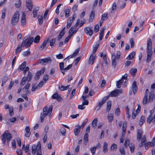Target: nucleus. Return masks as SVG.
Wrapping results in <instances>:
<instances>
[{
    "label": "nucleus",
    "mask_w": 155,
    "mask_h": 155,
    "mask_svg": "<svg viewBox=\"0 0 155 155\" xmlns=\"http://www.w3.org/2000/svg\"><path fill=\"white\" fill-rule=\"evenodd\" d=\"M84 31L87 35L90 36L92 35L93 32L92 27L91 25L85 28Z\"/></svg>",
    "instance_id": "8"
},
{
    "label": "nucleus",
    "mask_w": 155,
    "mask_h": 155,
    "mask_svg": "<svg viewBox=\"0 0 155 155\" xmlns=\"http://www.w3.org/2000/svg\"><path fill=\"white\" fill-rule=\"evenodd\" d=\"M30 86V84L29 83L27 84L23 88L22 91L24 92H25L26 91L28 90Z\"/></svg>",
    "instance_id": "35"
},
{
    "label": "nucleus",
    "mask_w": 155,
    "mask_h": 155,
    "mask_svg": "<svg viewBox=\"0 0 155 155\" xmlns=\"http://www.w3.org/2000/svg\"><path fill=\"white\" fill-rule=\"evenodd\" d=\"M107 13H104L102 15L101 17V19H103L104 20H106L107 18Z\"/></svg>",
    "instance_id": "56"
},
{
    "label": "nucleus",
    "mask_w": 155,
    "mask_h": 155,
    "mask_svg": "<svg viewBox=\"0 0 155 155\" xmlns=\"http://www.w3.org/2000/svg\"><path fill=\"white\" fill-rule=\"evenodd\" d=\"M135 54L136 52L134 51L131 53L127 57V59L128 60H130L133 59L134 56L135 55Z\"/></svg>",
    "instance_id": "30"
},
{
    "label": "nucleus",
    "mask_w": 155,
    "mask_h": 155,
    "mask_svg": "<svg viewBox=\"0 0 155 155\" xmlns=\"http://www.w3.org/2000/svg\"><path fill=\"white\" fill-rule=\"evenodd\" d=\"M52 98L53 99H56L58 101H59L62 99V97L58 95L57 93H55L52 96Z\"/></svg>",
    "instance_id": "19"
},
{
    "label": "nucleus",
    "mask_w": 155,
    "mask_h": 155,
    "mask_svg": "<svg viewBox=\"0 0 155 155\" xmlns=\"http://www.w3.org/2000/svg\"><path fill=\"white\" fill-rule=\"evenodd\" d=\"M40 37L39 35H37L36 36L35 38L34 42L35 43H38L39 42V41L40 40Z\"/></svg>",
    "instance_id": "47"
},
{
    "label": "nucleus",
    "mask_w": 155,
    "mask_h": 155,
    "mask_svg": "<svg viewBox=\"0 0 155 155\" xmlns=\"http://www.w3.org/2000/svg\"><path fill=\"white\" fill-rule=\"evenodd\" d=\"M110 149L116 151L117 149V145L115 143H113L110 147Z\"/></svg>",
    "instance_id": "46"
},
{
    "label": "nucleus",
    "mask_w": 155,
    "mask_h": 155,
    "mask_svg": "<svg viewBox=\"0 0 155 155\" xmlns=\"http://www.w3.org/2000/svg\"><path fill=\"white\" fill-rule=\"evenodd\" d=\"M60 131L62 135L64 136L65 135L66 130L64 127H61L60 129Z\"/></svg>",
    "instance_id": "41"
},
{
    "label": "nucleus",
    "mask_w": 155,
    "mask_h": 155,
    "mask_svg": "<svg viewBox=\"0 0 155 155\" xmlns=\"http://www.w3.org/2000/svg\"><path fill=\"white\" fill-rule=\"evenodd\" d=\"M130 47L131 48H133L134 47V42L133 39L132 38H131L130 40Z\"/></svg>",
    "instance_id": "63"
},
{
    "label": "nucleus",
    "mask_w": 155,
    "mask_h": 155,
    "mask_svg": "<svg viewBox=\"0 0 155 155\" xmlns=\"http://www.w3.org/2000/svg\"><path fill=\"white\" fill-rule=\"evenodd\" d=\"M74 15L72 18L70 17L69 18L68 20L67 21V25L66 26L67 28H69L71 26L72 22L74 21L75 19V17Z\"/></svg>",
    "instance_id": "13"
},
{
    "label": "nucleus",
    "mask_w": 155,
    "mask_h": 155,
    "mask_svg": "<svg viewBox=\"0 0 155 155\" xmlns=\"http://www.w3.org/2000/svg\"><path fill=\"white\" fill-rule=\"evenodd\" d=\"M152 46V44L151 39L149 38L147 39V55L146 59L147 62H149L151 58L152 54V51L151 50Z\"/></svg>",
    "instance_id": "1"
},
{
    "label": "nucleus",
    "mask_w": 155,
    "mask_h": 155,
    "mask_svg": "<svg viewBox=\"0 0 155 155\" xmlns=\"http://www.w3.org/2000/svg\"><path fill=\"white\" fill-rule=\"evenodd\" d=\"M143 134V132L141 130H138L137 134V140L139 141L141 139V137L142 136Z\"/></svg>",
    "instance_id": "21"
},
{
    "label": "nucleus",
    "mask_w": 155,
    "mask_h": 155,
    "mask_svg": "<svg viewBox=\"0 0 155 155\" xmlns=\"http://www.w3.org/2000/svg\"><path fill=\"white\" fill-rule=\"evenodd\" d=\"M123 82L122 81V80H120L118 81L116 83V86L118 88H120L121 87V85L122 83Z\"/></svg>",
    "instance_id": "42"
},
{
    "label": "nucleus",
    "mask_w": 155,
    "mask_h": 155,
    "mask_svg": "<svg viewBox=\"0 0 155 155\" xmlns=\"http://www.w3.org/2000/svg\"><path fill=\"white\" fill-rule=\"evenodd\" d=\"M80 50V48H78L77 49L73 54L70 57V58H73L74 57H75L78 54V53Z\"/></svg>",
    "instance_id": "29"
},
{
    "label": "nucleus",
    "mask_w": 155,
    "mask_h": 155,
    "mask_svg": "<svg viewBox=\"0 0 155 155\" xmlns=\"http://www.w3.org/2000/svg\"><path fill=\"white\" fill-rule=\"evenodd\" d=\"M143 146H145V147L146 149H147L148 148V146L147 144L146 138L144 136H143L142 137L141 142V144L139 145V147H141Z\"/></svg>",
    "instance_id": "11"
},
{
    "label": "nucleus",
    "mask_w": 155,
    "mask_h": 155,
    "mask_svg": "<svg viewBox=\"0 0 155 155\" xmlns=\"http://www.w3.org/2000/svg\"><path fill=\"white\" fill-rule=\"evenodd\" d=\"M52 109V106H50L48 108L47 106H45L43 109V113L41 114L40 119L41 122L43 121L44 118L48 115L50 116L51 114Z\"/></svg>",
    "instance_id": "2"
},
{
    "label": "nucleus",
    "mask_w": 155,
    "mask_h": 155,
    "mask_svg": "<svg viewBox=\"0 0 155 155\" xmlns=\"http://www.w3.org/2000/svg\"><path fill=\"white\" fill-rule=\"evenodd\" d=\"M51 59L50 57H48L44 59L39 60L40 64L43 65H46L47 64H50L51 62Z\"/></svg>",
    "instance_id": "9"
},
{
    "label": "nucleus",
    "mask_w": 155,
    "mask_h": 155,
    "mask_svg": "<svg viewBox=\"0 0 155 155\" xmlns=\"http://www.w3.org/2000/svg\"><path fill=\"white\" fill-rule=\"evenodd\" d=\"M7 81V78L6 77H4L2 80L1 86H3Z\"/></svg>",
    "instance_id": "64"
},
{
    "label": "nucleus",
    "mask_w": 155,
    "mask_h": 155,
    "mask_svg": "<svg viewBox=\"0 0 155 155\" xmlns=\"http://www.w3.org/2000/svg\"><path fill=\"white\" fill-rule=\"evenodd\" d=\"M32 77V75L30 71L28 72V76L26 77V79L28 82L30 81Z\"/></svg>",
    "instance_id": "33"
},
{
    "label": "nucleus",
    "mask_w": 155,
    "mask_h": 155,
    "mask_svg": "<svg viewBox=\"0 0 155 155\" xmlns=\"http://www.w3.org/2000/svg\"><path fill=\"white\" fill-rule=\"evenodd\" d=\"M1 137L2 143L5 144L6 140L8 142H9L12 138V136L9 132L8 130H6L1 136Z\"/></svg>",
    "instance_id": "3"
},
{
    "label": "nucleus",
    "mask_w": 155,
    "mask_h": 155,
    "mask_svg": "<svg viewBox=\"0 0 155 155\" xmlns=\"http://www.w3.org/2000/svg\"><path fill=\"white\" fill-rule=\"evenodd\" d=\"M96 150V149L94 147L90 148V150L92 155H93L95 153Z\"/></svg>",
    "instance_id": "57"
},
{
    "label": "nucleus",
    "mask_w": 155,
    "mask_h": 155,
    "mask_svg": "<svg viewBox=\"0 0 155 155\" xmlns=\"http://www.w3.org/2000/svg\"><path fill=\"white\" fill-rule=\"evenodd\" d=\"M127 74H125L122 77V78L120 80H122L123 82L124 81V80H125V81H126V80L127 77Z\"/></svg>",
    "instance_id": "59"
},
{
    "label": "nucleus",
    "mask_w": 155,
    "mask_h": 155,
    "mask_svg": "<svg viewBox=\"0 0 155 155\" xmlns=\"http://www.w3.org/2000/svg\"><path fill=\"white\" fill-rule=\"evenodd\" d=\"M117 92V91L116 89L111 91L109 94V96L111 97H115L118 95Z\"/></svg>",
    "instance_id": "26"
},
{
    "label": "nucleus",
    "mask_w": 155,
    "mask_h": 155,
    "mask_svg": "<svg viewBox=\"0 0 155 155\" xmlns=\"http://www.w3.org/2000/svg\"><path fill=\"white\" fill-rule=\"evenodd\" d=\"M70 34V33H69V34ZM71 37H72V35H71L70 34H69V35L66 38V39L64 41V42L65 43H67L68 42V41H69L70 39L71 38Z\"/></svg>",
    "instance_id": "58"
},
{
    "label": "nucleus",
    "mask_w": 155,
    "mask_h": 155,
    "mask_svg": "<svg viewBox=\"0 0 155 155\" xmlns=\"http://www.w3.org/2000/svg\"><path fill=\"white\" fill-rule=\"evenodd\" d=\"M62 5L61 4H59L57 6L56 8L55 12L57 14H58L59 13V9L60 6Z\"/></svg>",
    "instance_id": "61"
},
{
    "label": "nucleus",
    "mask_w": 155,
    "mask_h": 155,
    "mask_svg": "<svg viewBox=\"0 0 155 155\" xmlns=\"http://www.w3.org/2000/svg\"><path fill=\"white\" fill-rule=\"evenodd\" d=\"M97 123V118H95L92 122V125L94 128H95L96 127Z\"/></svg>",
    "instance_id": "34"
},
{
    "label": "nucleus",
    "mask_w": 155,
    "mask_h": 155,
    "mask_svg": "<svg viewBox=\"0 0 155 155\" xmlns=\"http://www.w3.org/2000/svg\"><path fill=\"white\" fill-rule=\"evenodd\" d=\"M154 97V93L153 92H151L150 93V95L149 96V101L151 102H152L153 98Z\"/></svg>",
    "instance_id": "43"
},
{
    "label": "nucleus",
    "mask_w": 155,
    "mask_h": 155,
    "mask_svg": "<svg viewBox=\"0 0 155 155\" xmlns=\"http://www.w3.org/2000/svg\"><path fill=\"white\" fill-rule=\"evenodd\" d=\"M9 114L11 117L12 116L14 115L13 108L10 107L9 109Z\"/></svg>",
    "instance_id": "55"
},
{
    "label": "nucleus",
    "mask_w": 155,
    "mask_h": 155,
    "mask_svg": "<svg viewBox=\"0 0 155 155\" xmlns=\"http://www.w3.org/2000/svg\"><path fill=\"white\" fill-rule=\"evenodd\" d=\"M12 147L14 150H15L16 149V143L15 140H12Z\"/></svg>",
    "instance_id": "53"
},
{
    "label": "nucleus",
    "mask_w": 155,
    "mask_h": 155,
    "mask_svg": "<svg viewBox=\"0 0 155 155\" xmlns=\"http://www.w3.org/2000/svg\"><path fill=\"white\" fill-rule=\"evenodd\" d=\"M130 144V141L128 139H126L124 144L125 147L127 148Z\"/></svg>",
    "instance_id": "54"
},
{
    "label": "nucleus",
    "mask_w": 155,
    "mask_h": 155,
    "mask_svg": "<svg viewBox=\"0 0 155 155\" xmlns=\"http://www.w3.org/2000/svg\"><path fill=\"white\" fill-rule=\"evenodd\" d=\"M108 144L107 142H104L103 147V151L105 153L107 150Z\"/></svg>",
    "instance_id": "31"
},
{
    "label": "nucleus",
    "mask_w": 155,
    "mask_h": 155,
    "mask_svg": "<svg viewBox=\"0 0 155 155\" xmlns=\"http://www.w3.org/2000/svg\"><path fill=\"white\" fill-rule=\"evenodd\" d=\"M26 65V62L24 61L22 63L19 67V69L21 71H23Z\"/></svg>",
    "instance_id": "36"
},
{
    "label": "nucleus",
    "mask_w": 155,
    "mask_h": 155,
    "mask_svg": "<svg viewBox=\"0 0 155 155\" xmlns=\"http://www.w3.org/2000/svg\"><path fill=\"white\" fill-rule=\"evenodd\" d=\"M95 17V12L94 11H92L89 17V20L93 19Z\"/></svg>",
    "instance_id": "40"
},
{
    "label": "nucleus",
    "mask_w": 155,
    "mask_h": 155,
    "mask_svg": "<svg viewBox=\"0 0 155 155\" xmlns=\"http://www.w3.org/2000/svg\"><path fill=\"white\" fill-rule=\"evenodd\" d=\"M21 4V1L20 0H19L17 3L15 4V7L17 8H19Z\"/></svg>",
    "instance_id": "60"
},
{
    "label": "nucleus",
    "mask_w": 155,
    "mask_h": 155,
    "mask_svg": "<svg viewBox=\"0 0 155 155\" xmlns=\"http://www.w3.org/2000/svg\"><path fill=\"white\" fill-rule=\"evenodd\" d=\"M45 71L44 69H42L40 71L38 72L36 74L35 78L36 80H38L39 78V77L40 75L44 73Z\"/></svg>",
    "instance_id": "16"
},
{
    "label": "nucleus",
    "mask_w": 155,
    "mask_h": 155,
    "mask_svg": "<svg viewBox=\"0 0 155 155\" xmlns=\"http://www.w3.org/2000/svg\"><path fill=\"white\" fill-rule=\"evenodd\" d=\"M37 153V155H42L41 150V146L40 143L37 145L34 144L32 146V153L33 155H35Z\"/></svg>",
    "instance_id": "4"
},
{
    "label": "nucleus",
    "mask_w": 155,
    "mask_h": 155,
    "mask_svg": "<svg viewBox=\"0 0 155 155\" xmlns=\"http://www.w3.org/2000/svg\"><path fill=\"white\" fill-rule=\"evenodd\" d=\"M127 127V122L126 121L124 122L123 125L122 136L125 135L126 133V130Z\"/></svg>",
    "instance_id": "20"
},
{
    "label": "nucleus",
    "mask_w": 155,
    "mask_h": 155,
    "mask_svg": "<svg viewBox=\"0 0 155 155\" xmlns=\"http://www.w3.org/2000/svg\"><path fill=\"white\" fill-rule=\"evenodd\" d=\"M26 6L29 11H31L32 10L33 4L31 0H28L26 1Z\"/></svg>",
    "instance_id": "14"
},
{
    "label": "nucleus",
    "mask_w": 155,
    "mask_h": 155,
    "mask_svg": "<svg viewBox=\"0 0 155 155\" xmlns=\"http://www.w3.org/2000/svg\"><path fill=\"white\" fill-rule=\"evenodd\" d=\"M56 41V39L55 38H53L50 41V45L51 46H52L55 43Z\"/></svg>",
    "instance_id": "52"
},
{
    "label": "nucleus",
    "mask_w": 155,
    "mask_h": 155,
    "mask_svg": "<svg viewBox=\"0 0 155 155\" xmlns=\"http://www.w3.org/2000/svg\"><path fill=\"white\" fill-rule=\"evenodd\" d=\"M81 128V126L79 125H76L75 128L74 130V134L75 136H78L79 134Z\"/></svg>",
    "instance_id": "15"
},
{
    "label": "nucleus",
    "mask_w": 155,
    "mask_h": 155,
    "mask_svg": "<svg viewBox=\"0 0 155 155\" xmlns=\"http://www.w3.org/2000/svg\"><path fill=\"white\" fill-rule=\"evenodd\" d=\"M116 4L115 3H114L112 6V10L111 11L112 13L114 12V10L116 9Z\"/></svg>",
    "instance_id": "51"
},
{
    "label": "nucleus",
    "mask_w": 155,
    "mask_h": 155,
    "mask_svg": "<svg viewBox=\"0 0 155 155\" xmlns=\"http://www.w3.org/2000/svg\"><path fill=\"white\" fill-rule=\"evenodd\" d=\"M30 52L29 50H28L26 51H25L23 53V55L24 56H28L30 54Z\"/></svg>",
    "instance_id": "50"
},
{
    "label": "nucleus",
    "mask_w": 155,
    "mask_h": 155,
    "mask_svg": "<svg viewBox=\"0 0 155 155\" xmlns=\"http://www.w3.org/2000/svg\"><path fill=\"white\" fill-rule=\"evenodd\" d=\"M116 54L114 53L111 54V60L112 63V65L113 68H115L117 65V62L116 61V59H119L120 57V51H118L116 52Z\"/></svg>",
    "instance_id": "5"
},
{
    "label": "nucleus",
    "mask_w": 155,
    "mask_h": 155,
    "mask_svg": "<svg viewBox=\"0 0 155 155\" xmlns=\"http://www.w3.org/2000/svg\"><path fill=\"white\" fill-rule=\"evenodd\" d=\"M111 101H108L107 102V111L109 112L110 110L111 107Z\"/></svg>",
    "instance_id": "28"
},
{
    "label": "nucleus",
    "mask_w": 155,
    "mask_h": 155,
    "mask_svg": "<svg viewBox=\"0 0 155 155\" xmlns=\"http://www.w3.org/2000/svg\"><path fill=\"white\" fill-rule=\"evenodd\" d=\"M147 95H145L143 100V103L144 105L146 104L147 103Z\"/></svg>",
    "instance_id": "45"
},
{
    "label": "nucleus",
    "mask_w": 155,
    "mask_h": 155,
    "mask_svg": "<svg viewBox=\"0 0 155 155\" xmlns=\"http://www.w3.org/2000/svg\"><path fill=\"white\" fill-rule=\"evenodd\" d=\"M19 12H16L13 15L11 19V23L13 26L16 25L18 22L19 19Z\"/></svg>",
    "instance_id": "6"
},
{
    "label": "nucleus",
    "mask_w": 155,
    "mask_h": 155,
    "mask_svg": "<svg viewBox=\"0 0 155 155\" xmlns=\"http://www.w3.org/2000/svg\"><path fill=\"white\" fill-rule=\"evenodd\" d=\"M137 71V69L136 68H133L130 70V72L131 75L134 77Z\"/></svg>",
    "instance_id": "32"
},
{
    "label": "nucleus",
    "mask_w": 155,
    "mask_h": 155,
    "mask_svg": "<svg viewBox=\"0 0 155 155\" xmlns=\"http://www.w3.org/2000/svg\"><path fill=\"white\" fill-rule=\"evenodd\" d=\"M25 131L26 133L25 134V136L27 137H29L31 134V133L30 131L29 127L28 126H27L25 128Z\"/></svg>",
    "instance_id": "18"
},
{
    "label": "nucleus",
    "mask_w": 155,
    "mask_h": 155,
    "mask_svg": "<svg viewBox=\"0 0 155 155\" xmlns=\"http://www.w3.org/2000/svg\"><path fill=\"white\" fill-rule=\"evenodd\" d=\"M120 151L121 155H125V149L123 147H120Z\"/></svg>",
    "instance_id": "39"
},
{
    "label": "nucleus",
    "mask_w": 155,
    "mask_h": 155,
    "mask_svg": "<svg viewBox=\"0 0 155 155\" xmlns=\"http://www.w3.org/2000/svg\"><path fill=\"white\" fill-rule=\"evenodd\" d=\"M43 17L42 16H41L40 18H38V21L40 25H42L43 23Z\"/></svg>",
    "instance_id": "62"
},
{
    "label": "nucleus",
    "mask_w": 155,
    "mask_h": 155,
    "mask_svg": "<svg viewBox=\"0 0 155 155\" xmlns=\"http://www.w3.org/2000/svg\"><path fill=\"white\" fill-rule=\"evenodd\" d=\"M64 63L63 62H61L59 63V67L60 69L61 70L62 73L64 75L65 74L64 72L63 71L64 68Z\"/></svg>",
    "instance_id": "37"
},
{
    "label": "nucleus",
    "mask_w": 155,
    "mask_h": 155,
    "mask_svg": "<svg viewBox=\"0 0 155 155\" xmlns=\"http://www.w3.org/2000/svg\"><path fill=\"white\" fill-rule=\"evenodd\" d=\"M145 121V117L144 116L142 115L140 118V120H139V125L140 126H141L143 124L144 122Z\"/></svg>",
    "instance_id": "25"
},
{
    "label": "nucleus",
    "mask_w": 155,
    "mask_h": 155,
    "mask_svg": "<svg viewBox=\"0 0 155 155\" xmlns=\"http://www.w3.org/2000/svg\"><path fill=\"white\" fill-rule=\"evenodd\" d=\"M108 98V96H107L103 97L101 101L99 102L98 104V106L96 108L97 110H98L105 103L106 101Z\"/></svg>",
    "instance_id": "12"
},
{
    "label": "nucleus",
    "mask_w": 155,
    "mask_h": 155,
    "mask_svg": "<svg viewBox=\"0 0 155 155\" xmlns=\"http://www.w3.org/2000/svg\"><path fill=\"white\" fill-rule=\"evenodd\" d=\"M147 123L150 124L151 123H155V113L154 115L150 114L147 118Z\"/></svg>",
    "instance_id": "10"
},
{
    "label": "nucleus",
    "mask_w": 155,
    "mask_h": 155,
    "mask_svg": "<svg viewBox=\"0 0 155 155\" xmlns=\"http://www.w3.org/2000/svg\"><path fill=\"white\" fill-rule=\"evenodd\" d=\"M108 119L109 120V122H111L113 120V116L112 114L110 113L108 114Z\"/></svg>",
    "instance_id": "38"
},
{
    "label": "nucleus",
    "mask_w": 155,
    "mask_h": 155,
    "mask_svg": "<svg viewBox=\"0 0 155 155\" xmlns=\"http://www.w3.org/2000/svg\"><path fill=\"white\" fill-rule=\"evenodd\" d=\"M27 80V79H26V77H24L21 81L20 85H24L26 83V81Z\"/></svg>",
    "instance_id": "48"
},
{
    "label": "nucleus",
    "mask_w": 155,
    "mask_h": 155,
    "mask_svg": "<svg viewBox=\"0 0 155 155\" xmlns=\"http://www.w3.org/2000/svg\"><path fill=\"white\" fill-rule=\"evenodd\" d=\"M132 88L133 92L134 94H135L137 90V83L136 81H134L132 84Z\"/></svg>",
    "instance_id": "23"
},
{
    "label": "nucleus",
    "mask_w": 155,
    "mask_h": 155,
    "mask_svg": "<svg viewBox=\"0 0 155 155\" xmlns=\"http://www.w3.org/2000/svg\"><path fill=\"white\" fill-rule=\"evenodd\" d=\"M21 25L22 26L25 25L26 23V18L25 14L23 13L21 18Z\"/></svg>",
    "instance_id": "17"
},
{
    "label": "nucleus",
    "mask_w": 155,
    "mask_h": 155,
    "mask_svg": "<svg viewBox=\"0 0 155 155\" xmlns=\"http://www.w3.org/2000/svg\"><path fill=\"white\" fill-rule=\"evenodd\" d=\"M49 39H47L46 40H45L43 43L41 44V45L40 46V48L41 49V50H42L44 49L45 47L46 46L47 44H48Z\"/></svg>",
    "instance_id": "22"
},
{
    "label": "nucleus",
    "mask_w": 155,
    "mask_h": 155,
    "mask_svg": "<svg viewBox=\"0 0 155 155\" xmlns=\"http://www.w3.org/2000/svg\"><path fill=\"white\" fill-rule=\"evenodd\" d=\"M33 40V38L32 37L25 40H23L22 43L23 46H24L27 47L30 46L32 43Z\"/></svg>",
    "instance_id": "7"
},
{
    "label": "nucleus",
    "mask_w": 155,
    "mask_h": 155,
    "mask_svg": "<svg viewBox=\"0 0 155 155\" xmlns=\"http://www.w3.org/2000/svg\"><path fill=\"white\" fill-rule=\"evenodd\" d=\"M96 58L95 57H94L93 54H91L90 57L89 59V64H92L94 63V61L95 60Z\"/></svg>",
    "instance_id": "24"
},
{
    "label": "nucleus",
    "mask_w": 155,
    "mask_h": 155,
    "mask_svg": "<svg viewBox=\"0 0 155 155\" xmlns=\"http://www.w3.org/2000/svg\"><path fill=\"white\" fill-rule=\"evenodd\" d=\"M78 24H76L73 26H72L70 29H69V33H71L72 31L74 28H76L78 26Z\"/></svg>",
    "instance_id": "49"
},
{
    "label": "nucleus",
    "mask_w": 155,
    "mask_h": 155,
    "mask_svg": "<svg viewBox=\"0 0 155 155\" xmlns=\"http://www.w3.org/2000/svg\"><path fill=\"white\" fill-rule=\"evenodd\" d=\"M70 12V10L69 9H65L64 10V12L65 13V17L66 18H68L69 16Z\"/></svg>",
    "instance_id": "44"
},
{
    "label": "nucleus",
    "mask_w": 155,
    "mask_h": 155,
    "mask_svg": "<svg viewBox=\"0 0 155 155\" xmlns=\"http://www.w3.org/2000/svg\"><path fill=\"white\" fill-rule=\"evenodd\" d=\"M127 0H118V2L120 5H122V8H124L126 5V2Z\"/></svg>",
    "instance_id": "27"
}]
</instances>
